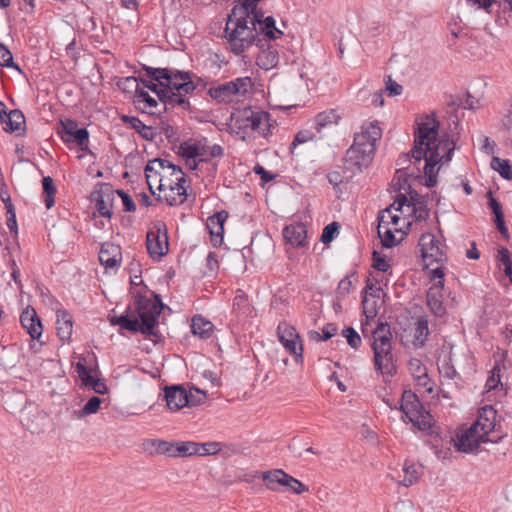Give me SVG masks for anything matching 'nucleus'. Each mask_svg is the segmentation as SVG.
<instances>
[{
	"label": "nucleus",
	"instance_id": "nucleus-1",
	"mask_svg": "<svg viewBox=\"0 0 512 512\" xmlns=\"http://www.w3.org/2000/svg\"><path fill=\"white\" fill-rule=\"evenodd\" d=\"M439 122L435 118H426V121L418 123L414 133V146L411 149V156L414 158V165L421 164L425 160L424 174L425 185L434 187L437 183L436 165L441 161L439 154L438 141ZM454 148H449L447 154L443 156L446 161H450Z\"/></svg>",
	"mask_w": 512,
	"mask_h": 512
},
{
	"label": "nucleus",
	"instance_id": "nucleus-2",
	"mask_svg": "<svg viewBox=\"0 0 512 512\" xmlns=\"http://www.w3.org/2000/svg\"><path fill=\"white\" fill-rule=\"evenodd\" d=\"M134 298L135 311L132 312L131 307H128L125 314L110 318L111 325H118L133 333L141 332L146 336H157L155 326L163 308L160 296L154 295V299H149L139 291Z\"/></svg>",
	"mask_w": 512,
	"mask_h": 512
},
{
	"label": "nucleus",
	"instance_id": "nucleus-3",
	"mask_svg": "<svg viewBox=\"0 0 512 512\" xmlns=\"http://www.w3.org/2000/svg\"><path fill=\"white\" fill-rule=\"evenodd\" d=\"M370 332L372 334L371 348L374 354L375 370L383 376L384 382H388L397 372L392 354L390 325L387 322H380Z\"/></svg>",
	"mask_w": 512,
	"mask_h": 512
},
{
	"label": "nucleus",
	"instance_id": "nucleus-4",
	"mask_svg": "<svg viewBox=\"0 0 512 512\" xmlns=\"http://www.w3.org/2000/svg\"><path fill=\"white\" fill-rule=\"evenodd\" d=\"M401 410L404 416L418 430L428 432L432 428V416L423 407L419 398L412 391H404L401 399Z\"/></svg>",
	"mask_w": 512,
	"mask_h": 512
},
{
	"label": "nucleus",
	"instance_id": "nucleus-5",
	"mask_svg": "<svg viewBox=\"0 0 512 512\" xmlns=\"http://www.w3.org/2000/svg\"><path fill=\"white\" fill-rule=\"evenodd\" d=\"M374 152L375 147L363 135H355L353 145L346 151L345 168L352 174L362 172L372 162Z\"/></svg>",
	"mask_w": 512,
	"mask_h": 512
},
{
	"label": "nucleus",
	"instance_id": "nucleus-6",
	"mask_svg": "<svg viewBox=\"0 0 512 512\" xmlns=\"http://www.w3.org/2000/svg\"><path fill=\"white\" fill-rule=\"evenodd\" d=\"M471 427L472 431L480 433L486 442L498 443L506 436L500 422L497 421V411L491 405L479 410L478 418Z\"/></svg>",
	"mask_w": 512,
	"mask_h": 512
},
{
	"label": "nucleus",
	"instance_id": "nucleus-7",
	"mask_svg": "<svg viewBox=\"0 0 512 512\" xmlns=\"http://www.w3.org/2000/svg\"><path fill=\"white\" fill-rule=\"evenodd\" d=\"M270 114L263 110L246 108L239 112L235 119V126L244 133L257 132L267 136L270 131Z\"/></svg>",
	"mask_w": 512,
	"mask_h": 512
},
{
	"label": "nucleus",
	"instance_id": "nucleus-8",
	"mask_svg": "<svg viewBox=\"0 0 512 512\" xmlns=\"http://www.w3.org/2000/svg\"><path fill=\"white\" fill-rule=\"evenodd\" d=\"M421 251V256L428 268L434 263L444 264L447 262V246L438 240L432 233H424L419 239L418 243Z\"/></svg>",
	"mask_w": 512,
	"mask_h": 512
},
{
	"label": "nucleus",
	"instance_id": "nucleus-9",
	"mask_svg": "<svg viewBox=\"0 0 512 512\" xmlns=\"http://www.w3.org/2000/svg\"><path fill=\"white\" fill-rule=\"evenodd\" d=\"M57 133L63 142L75 143L81 151L91 153L88 148L89 132L86 128H79L77 121L68 118L61 120Z\"/></svg>",
	"mask_w": 512,
	"mask_h": 512
},
{
	"label": "nucleus",
	"instance_id": "nucleus-10",
	"mask_svg": "<svg viewBox=\"0 0 512 512\" xmlns=\"http://www.w3.org/2000/svg\"><path fill=\"white\" fill-rule=\"evenodd\" d=\"M146 247L153 259H160L168 252V233L164 223H157L152 230L147 232Z\"/></svg>",
	"mask_w": 512,
	"mask_h": 512
},
{
	"label": "nucleus",
	"instance_id": "nucleus-11",
	"mask_svg": "<svg viewBox=\"0 0 512 512\" xmlns=\"http://www.w3.org/2000/svg\"><path fill=\"white\" fill-rule=\"evenodd\" d=\"M277 334L280 343L291 355L295 356L296 362L302 361L303 348L296 329L286 322H281L277 327Z\"/></svg>",
	"mask_w": 512,
	"mask_h": 512
},
{
	"label": "nucleus",
	"instance_id": "nucleus-12",
	"mask_svg": "<svg viewBox=\"0 0 512 512\" xmlns=\"http://www.w3.org/2000/svg\"><path fill=\"white\" fill-rule=\"evenodd\" d=\"M98 185L100 189L92 192L91 199L95 202L98 213L102 217L110 218L112 216L115 191L110 184L101 183Z\"/></svg>",
	"mask_w": 512,
	"mask_h": 512
},
{
	"label": "nucleus",
	"instance_id": "nucleus-13",
	"mask_svg": "<svg viewBox=\"0 0 512 512\" xmlns=\"http://www.w3.org/2000/svg\"><path fill=\"white\" fill-rule=\"evenodd\" d=\"M165 400L171 411H178L185 406H194L193 396L182 385H172L165 388Z\"/></svg>",
	"mask_w": 512,
	"mask_h": 512
},
{
	"label": "nucleus",
	"instance_id": "nucleus-14",
	"mask_svg": "<svg viewBox=\"0 0 512 512\" xmlns=\"http://www.w3.org/2000/svg\"><path fill=\"white\" fill-rule=\"evenodd\" d=\"M453 443L459 452L470 453L477 450L481 443H487L486 440L477 431H472V427L464 432L457 434L456 439L451 438L449 444Z\"/></svg>",
	"mask_w": 512,
	"mask_h": 512
},
{
	"label": "nucleus",
	"instance_id": "nucleus-15",
	"mask_svg": "<svg viewBox=\"0 0 512 512\" xmlns=\"http://www.w3.org/2000/svg\"><path fill=\"white\" fill-rule=\"evenodd\" d=\"M256 46L260 49L256 58V63L261 69L269 70L274 68L279 62V54L276 48L267 43L265 38L258 39Z\"/></svg>",
	"mask_w": 512,
	"mask_h": 512
},
{
	"label": "nucleus",
	"instance_id": "nucleus-16",
	"mask_svg": "<svg viewBox=\"0 0 512 512\" xmlns=\"http://www.w3.org/2000/svg\"><path fill=\"white\" fill-rule=\"evenodd\" d=\"M169 74L170 77L165 82L166 86L177 91H184V94H190L196 89V84L192 79L195 75L192 72L172 68V73Z\"/></svg>",
	"mask_w": 512,
	"mask_h": 512
},
{
	"label": "nucleus",
	"instance_id": "nucleus-17",
	"mask_svg": "<svg viewBox=\"0 0 512 512\" xmlns=\"http://www.w3.org/2000/svg\"><path fill=\"white\" fill-rule=\"evenodd\" d=\"M99 261L106 269H117L122 261L121 247L110 242L102 244Z\"/></svg>",
	"mask_w": 512,
	"mask_h": 512
},
{
	"label": "nucleus",
	"instance_id": "nucleus-18",
	"mask_svg": "<svg viewBox=\"0 0 512 512\" xmlns=\"http://www.w3.org/2000/svg\"><path fill=\"white\" fill-rule=\"evenodd\" d=\"M20 323L32 339H40L43 327L34 308L28 306L23 310L20 315Z\"/></svg>",
	"mask_w": 512,
	"mask_h": 512
},
{
	"label": "nucleus",
	"instance_id": "nucleus-19",
	"mask_svg": "<svg viewBox=\"0 0 512 512\" xmlns=\"http://www.w3.org/2000/svg\"><path fill=\"white\" fill-rule=\"evenodd\" d=\"M133 104L143 113L150 115L160 114V103L143 88H137L133 95Z\"/></svg>",
	"mask_w": 512,
	"mask_h": 512
},
{
	"label": "nucleus",
	"instance_id": "nucleus-20",
	"mask_svg": "<svg viewBox=\"0 0 512 512\" xmlns=\"http://www.w3.org/2000/svg\"><path fill=\"white\" fill-rule=\"evenodd\" d=\"M169 168L172 169L173 173L178 172L182 173V169L179 166L174 165L173 163L169 162L168 160L161 159V158H155L151 161H149L145 167V175H146V181L149 187L150 192L155 195V192L153 190L152 180H157L160 176L159 170Z\"/></svg>",
	"mask_w": 512,
	"mask_h": 512
},
{
	"label": "nucleus",
	"instance_id": "nucleus-21",
	"mask_svg": "<svg viewBox=\"0 0 512 512\" xmlns=\"http://www.w3.org/2000/svg\"><path fill=\"white\" fill-rule=\"evenodd\" d=\"M396 165L399 167L396 170V176L399 181L403 180L407 183L408 178H417L420 176V168L414 165V158L411 156V151L403 153L397 159Z\"/></svg>",
	"mask_w": 512,
	"mask_h": 512
},
{
	"label": "nucleus",
	"instance_id": "nucleus-22",
	"mask_svg": "<svg viewBox=\"0 0 512 512\" xmlns=\"http://www.w3.org/2000/svg\"><path fill=\"white\" fill-rule=\"evenodd\" d=\"M408 370L414 377L417 386L422 387L427 392H432V383L427 374V369L420 359L411 358L408 361Z\"/></svg>",
	"mask_w": 512,
	"mask_h": 512
},
{
	"label": "nucleus",
	"instance_id": "nucleus-23",
	"mask_svg": "<svg viewBox=\"0 0 512 512\" xmlns=\"http://www.w3.org/2000/svg\"><path fill=\"white\" fill-rule=\"evenodd\" d=\"M427 305L431 313L438 318L446 315V308L443 305V288L440 285H432L427 291Z\"/></svg>",
	"mask_w": 512,
	"mask_h": 512
},
{
	"label": "nucleus",
	"instance_id": "nucleus-24",
	"mask_svg": "<svg viewBox=\"0 0 512 512\" xmlns=\"http://www.w3.org/2000/svg\"><path fill=\"white\" fill-rule=\"evenodd\" d=\"M180 174L174 185L169 184V192L165 194V201L169 206L180 205L186 200L185 175L183 172Z\"/></svg>",
	"mask_w": 512,
	"mask_h": 512
},
{
	"label": "nucleus",
	"instance_id": "nucleus-25",
	"mask_svg": "<svg viewBox=\"0 0 512 512\" xmlns=\"http://www.w3.org/2000/svg\"><path fill=\"white\" fill-rule=\"evenodd\" d=\"M284 239L287 243L296 247H303L306 245L307 231L302 223L286 226L283 230Z\"/></svg>",
	"mask_w": 512,
	"mask_h": 512
},
{
	"label": "nucleus",
	"instance_id": "nucleus-26",
	"mask_svg": "<svg viewBox=\"0 0 512 512\" xmlns=\"http://www.w3.org/2000/svg\"><path fill=\"white\" fill-rule=\"evenodd\" d=\"M1 123L5 125V131L9 133L25 131V116L19 109H13L1 116Z\"/></svg>",
	"mask_w": 512,
	"mask_h": 512
},
{
	"label": "nucleus",
	"instance_id": "nucleus-27",
	"mask_svg": "<svg viewBox=\"0 0 512 512\" xmlns=\"http://www.w3.org/2000/svg\"><path fill=\"white\" fill-rule=\"evenodd\" d=\"M56 330L61 341H69L71 339L73 321L71 315L66 310L57 311Z\"/></svg>",
	"mask_w": 512,
	"mask_h": 512
},
{
	"label": "nucleus",
	"instance_id": "nucleus-28",
	"mask_svg": "<svg viewBox=\"0 0 512 512\" xmlns=\"http://www.w3.org/2000/svg\"><path fill=\"white\" fill-rule=\"evenodd\" d=\"M237 89L234 88V84L228 81L218 86L210 87L208 90L209 96L217 101L218 103H229L233 100L235 96V91Z\"/></svg>",
	"mask_w": 512,
	"mask_h": 512
},
{
	"label": "nucleus",
	"instance_id": "nucleus-29",
	"mask_svg": "<svg viewBox=\"0 0 512 512\" xmlns=\"http://www.w3.org/2000/svg\"><path fill=\"white\" fill-rule=\"evenodd\" d=\"M430 334L428 327V317L422 315L418 317L413 326V346L415 348H422Z\"/></svg>",
	"mask_w": 512,
	"mask_h": 512
},
{
	"label": "nucleus",
	"instance_id": "nucleus-30",
	"mask_svg": "<svg viewBox=\"0 0 512 512\" xmlns=\"http://www.w3.org/2000/svg\"><path fill=\"white\" fill-rule=\"evenodd\" d=\"M341 115L336 109H329L318 113L315 117V128L321 132L323 128L338 124Z\"/></svg>",
	"mask_w": 512,
	"mask_h": 512
},
{
	"label": "nucleus",
	"instance_id": "nucleus-31",
	"mask_svg": "<svg viewBox=\"0 0 512 512\" xmlns=\"http://www.w3.org/2000/svg\"><path fill=\"white\" fill-rule=\"evenodd\" d=\"M404 478L400 481L405 487H409L417 483L423 474L422 465H418L409 461H406L403 465Z\"/></svg>",
	"mask_w": 512,
	"mask_h": 512
},
{
	"label": "nucleus",
	"instance_id": "nucleus-32",
	"mask_svg": "<svg viewBox=\"0 0 512 512\" xmlns=\"http://www.w3.org/2000/svg\"><path fill=\"white\" fill-rule=\"evenodd\" d=\"M121 121L123 123L129 124L130 127L136 130L140 136L146 140H153L156 134L153 132L152 128L146 126L139 118L134 116L122 115Z\"/></svg>",
	"mask_w": 512,
	"mask_h": 512
},
{
	"label": "nucleus",
	"instance_id": "nucleus-33",
	"mask_svg": "<svg viewBox=\"0 0 512 512\" xmlns=\"http://www.w3.org/2000/svg\"><path fill=\"white\" fill-rule=\"evenodd\" d=\"M262 478L266 487L272 491L278 490L277 485L284 486L285 484H287V473L284 472L282 469L266 471L263 473Z\"/></svg>",
	"mask_w": 512,
	"mask_h": 512
},
{
	"label": "nucleus",
	"instance_id": "nucleus-34",
	"mask_svg": "<svg viewBox=\"0 0 512 512\" xmlns=\"http://www.w3.org/2000/svg\"><path fill=\"white\" fill-rule=\"evenodd\" d=\"M228 218V213L225 210L216 212L207 220V227L212 236L220 237L222 239L224 233V223Z\"/></svg>",
	"mask_w": 512,
	"mask_h": 512
},
{
	"label": "nucleus",
	"instance_id": "nucleus-35",
	"mask_svg": "<svg viewBox=\"0 0 512 512\" xmlns=\"http://www.w3.org/2000/svg\"><path fill=\"white\" fill-rule=\"evenodd\" d=\"M263 17L264 15L261 17V23H256V25L260 26L262 34L261 38H265L266 41L276 40L278 37L283 35V32L275 26V20L272 16H268L266 18Z\"/></svg>",
	"mask_w": 512,
	"mask_h": 512
},
{
	"label": "nucleus",
	"instance_id": "nucleus-36",
	"mask_svg": "<svg viewBox=\"0 0 512 512\" xmlns=\"http://www.w3.org/2000/svg\"><path fill=\"white\" fill-rule=\"evenodd\" d=\"M214 325L212 322L204 319L200 315L192 318L191 330L194 335H198L202 339H207L213 332Z\"/></svg>",
	"mask_w": 512,
	"mask_h": 512
},
{
	"label": "nucleus",
	"instance_id": "nucleus-37",
	"mask_svg": "<svg viewBox=\"0 0 512 512\" xmlns=\"http://www.w3.org/2000/svg\"><path fill=\"white\" fill-rule=\"evenodd\" d=\"M488 195H489V203L488 204H489V207L492 210L493 214L495 215V223H496L497 229L505 238H508L509 234H508V229L505 225L502 206L495 198L492 197L491 192H489Z\"/></svg>",
	"mask_w": 512,
	"mask_h": 512
},
{
	"label": "nucleus",
	"instance_id": "nucleus-38",
	"mask_svg": "<svg viewBox=\"0 0 512 512\" xmlns=\"http://www.w3.org/2000/svg\"><path fill=\"white\" fill-rule=\"evenodd\" d=\"M386 215L381 214L378 218L379 224H378V234L381 238V243L383 247L385 248H391L397 244V241L395 239V236L391 229L384 226V224H387L388 222L385 221Z\"/></svg>",
	"mask_w": 512,
	"mask_h": 512
},
{
	"label": "nucleus",
	"instance_id": "nucleus-39",
	"mask_svg": "<svg viewBox=\"0 0 512 512\" xmlns=\"http://www.w3.org/2000/svg\"><path fill=\"white\" fill-rule=\"evenodd\" d=\"M199 453L198 443L193 441H175V458L190 457Z\"/></svg>",
	"mask_w": 512,
	"mask_h": 512
},
{
	"label": "nucleus",
	"instance_id": "nucleus-40",
	"mask_svg": "<svg viewBox=\"0 0 512 512\" xmlns=\"http://www.w3.org/2000/svg\"><path fill=\"white\" fill-rule=\"evenodd\" d=\"M186 95L187 94H184V91L172 89L162 111H166L168 107L173 108L175 106H180L183 109L188 110L190 108V103L185 98Z\"/></svg>",
	"mask_w": 512,
	"mask_h": 512
},
{
	"label": "nucleus",
	"instance_id": "nucleus-41",
	"mask_svg": "<svg viewBox=\"0 0 512 512\" xmlns=\"http://www.w3.org/2000/svg\"><path fill=\"white\" fill-rule=\"evenodd\" d=\"M143 70L146 75L159 83V85H164L165 82L169 79V73H172V68H153L150 66H143Z\"/></svg>",
	"mask_w": 512,
	"mask_h": 512
},
{
	"label": "nucleus",
	"instance_id": "nucleus-42",
	"mask_svg": "<svg viewBox=\"0 0 512 512\" xmlns=\"http://www.w3.org/2000/svg\"><path fill=\"white\" fill-rule=\"evenodd\" d=\"M44 202L47 209H50L54 203V196L56 194V187L53 179L50 176L43 177L42 179Z\"/></svg>",
	"mask_w": 512,
	"mask_h": 512
},
{
	"label": "nucleus",
	"instance_id": "nucleus-43",
	"mask_svg": "<svg viewBox=\"0 0 512 512\" xmlns=\"http://www.w3.org/2000/svg\"><path fill=\"white\" fill-rule=\"evenodd\" d=\"M233 311L239 317H247L251 313V307L245 294L241 293L235 296L233 300Z\"/></svg>",
	"mask_w": 512,
	"mask_h": 512
},
{
	"label": "nucleus",
	"instance_id": "nucleus-44",
	"mask_svg": "<svg viewBox=\"0 0 512 512\" xmlns=\"http://www.w3.org/2000/svg\"><path fill=\"white\" fill-rule=\"evenodd\" d=\"M101 403L102 400L98 396H93L87 401L82 409L74 411V416L76 418H82L94 414L99 410Z\"/></svg>",
	"mask_w": 512,
	"mask_h": 512
},
{
	"label": "nucleus",
	"instance_id": "nucleus-45",
	"mask_svg": "<svg viewBox=\"0 0 512 512\" xmlns=\"http://www.w3.org/2000/svg\"><path fill=\"white\" fill-rule=\"evenodd\" d=\"M491 167L497 171L501 177L510 180L512 178L511 166L508 160L499 157H493L491 160Z\"/></svg>",
	"mask_w": 512,
	"mask_h": 512
},
{
	"label": "nucleus",
	"instance_id": "nucleus-46",
	"mask_svg": "<svg viewBox=\"0 0 512 512\" xmlns=\"http://www.w3.org/2000/svg\"><path fill=\"white\" fill-rule=\"evenodd\" d=\"M355 135H363L365 140H368L374 147L376 141L381 137V129L377 124L369 123L366 126H362V131Z\"/></svg>",
	"mask_w": 512,
	"mask_h": 512
},
{
	"label": "nucleus",
	"instance_id": "nucleus-47",
	"mask_svg": "<svg viewBox=\"0 0 512 512\" xmlns=\"http://www.w3.org/2000/svg\"><path fill=\"white\" fill-rule=\"evenodd\" d=\"M362 307H363V314L366 317V321L362 322V333L364 337H367L368 335V322L369 320H373L377 315V310L375 308V303L371 306H369V299L367 297H364L362 300Z\"/></svg>",
	"mask_w": 512,
	"mask_h": 512
},
{
	"label": "nucleus",
	"instance_id": "nucleus-48",
	"mask_svg": "<svg viewBox=\"0 0 512 512\" xmlns=\"http://www.w3.org/2000/svg\"><path fill=\"white\" fill-rule=\"evenodd\" d=\"M199 144L200 143H191L189 141L180 144L179 154L186 159L187 164H190V160L197 158V155H199Z\"/></svg>",
	"mask_w": 512,
	"mask_h": 512
},
{
	"label": "nucleus",
	"instance_id": "nucleus-49",
	"mask_svg": "<svg viewBox=\"0 0 512 512\" xmlns=\"http://www.w3.org/2000/svg\"><path fill=\"white\" fill-rule=\"evenodd\" d=\"M412 203V212L415 216V219L417 221H424L429 217V210L424 204L422 200L415 199L413 196H411Z\"/></svg>",
	"mask_w": 512,
	"mask_h": 512
},
{
	"label": "nucleus",
	"instance_id": "nucleus-50",
	"mask_svg": "<svg viewBox=\"0 0 512 512\" xmlns=\"http://www.w3.org/2000/svg\"><path fill=\"white\" fill-rule=\"evenodd\" d=\"M164 446V440L161 439H146L143 442V449L149 455H161L162 448Z\"/></svg>",
	"mask_w": 512,
	"mask_h": 512
},
{
	"label": "nucleus",
	"instance_id": "nucleus-51",
	"mask_svg": "<svg viewBox=\"0 0 512 512\" xmlns=\"http://www.w3.org/2000/svg\"><path fill=\"white\" fill-rule=\"evenodd\" d=\"M287 484L284 485L291 492L300 495L302 493L308 492L309 488L305 484H303L300 480L294 478L293 476L287 474L286 478Z\"/></svg>",
	"mask_w": 512,
	"mask_h": 512
},
{
	"label": "nucleus",
	"instance_id": "nucleus-52",
	"mask_svg": "<svg viewBox=\"0 0 512 512\" xmlns=\"http://www.w3.org/2000/svg\"><path fill=\"white\" fill-rule=\"evenodd\" d=\"M342 335L347 339V343L353 349H358L361 345V337L355 329L348 327L343 329Z\"/></svg>",
	"mask_w": 512,
	"mask_h": 512
},
{
	"label": "nucleus",
	"instance_id": "nucleus-53",
	"mask_svg": "<svg viewBox=\"0 0 512 512\" xmlns=\"http://www.w3.org/2000/svg\"><path fill=\"white\" fill-rule=\"evenodd\" d=\"M4 203H5V208L7 210V213L9 214L8 218H7V227L8 229L10 230V232H17V222H16V215H15V211H14V206L11 202V199L10 197H8L6 200L3 199Z\"/></svg>",
	"mask_w": 512,
	"mask_h": 512
},
{
	"label": "nucleus",
	"instance_id": "nucleus-54",
	"mask_svg": "<svg viewBox=\"0 0 512 512\" xmlns=\"http://www.w3.org/2000/svg\"><path fill=\"white\" fill-rule=\"evenodd\" d=\"M199 453L198 456L215 455L221 451V443L219 442H207L198 443Z\"/></svg>",
	"mask_w": 512,
	"mask_h": 512
},
{
	"label": "nucleus",
	"instance_id": "nucleus-55",
	"mask_svg": "<svg viewBox=\"0 0 512 512\" xmlns=\"http://www.w3.org/2000/svg\"><path fill=\"white\" fill-rule=\"evenodd\" d=\"M0 66L16 68L19 67L13 62V56L10 50L0 42Z\"/></svg>",
	"mask_w": 512,
	"mask_h": 512
},
{
	"label": "nucleus",
	"instance_id": "nucleus-56",
	"mask_svg": "<svg viewBox=\"0 0 512 512\" xmlns=\"http://www.w3.org/2000/svg\"><path fill=\"white\" fill-rule=\"evenodd\" d=\"M356 273L353 272L350 275L345 276L339 283L337 287V293L338 295L345 297L348 294L351 293L353 289V282L351 280V277L355 276Z\"/></svg>",
	"mask_w": 512,
	"mask_h": 512
},
{
	"label": "nucleus",
	"instance_id": "nucleus-57",
	"mask_svg": "<svg viewBox=\"0 0 512 512\" xmlns=\"http://www.w3.org/2000/svg\"><path fill=\"white\" fill-rule=\"evenodd\" d=\"M339 230V224L337 222H332L324 227L322 235H321V241L324 244L330 243L335 235L338 233Z\"/></svg>",
	"mask_w": 512,
	"mask_h": 512
},
{
	"label": "nucleus",
	"instance_id": "nucleus-58",
	"mask_svg": "<svg viewBox=\"0 0 512 512\" xmlns=\"http://www.w3.org/2000/svg\"><path fill=\"white\" fill-rule=\"evenodd\" d=\"M500 367L499 365H495L491 371V375L488 377L486 381L485 387L488 391L496 389L498 385L501 384V376H500Z\"/></svg>",
	"mask_w": 512,
	"mask_h": 512
},
{
	"label": "nucleus",
	"instance_id": "nucleus-59",
	"mask_svg": "<svg viewBox=\"0 0 512 512\" xmlns=\"http://www.w3.org/2000/svg\"><path fill=\"white\" fill-rule=\"evenodd\" d=\"M231 82L234 84V88L237 89L235 91V96L245 95L248 92L249 87L252 85L251 79L249 77L237 78Z\"/></svg>",
	"mask_w": 512,
	"mask_h": 512
},
{
	"label": "nucleus",
	"instance_id": "nucleus-60",
	"mask_svg": "<svg viewBox=\"0 0 512 512\" xmlns=\"http://www.w3.org/2000/svg\"><path fill=\"white\" fill-rule=\"evenodd\" d=\"M115 193L121 198L125 212H134L136 210V204L129 194L121 189L116 190Z\"/></svg>",
	"mask_w": 512,
	"mask_h": 512
},
{
	"label": "nucleus",
	"instance_id": "nucleus-61",
	"mask_svg": "<svg viewBox=\"0 0 512 512\" xmlns=\"http://www.w3.org/2000/svg\"><path fill=\"white\" fill-rule=\"evenodd\" d=\"M440 372L443 374L444 377L448 379H454L458 373L452 363V357L451 354L448 357V360H445L440 368Z\"/></svg>",
	"mask_w": 512,
	"mask_h": 512
},
{
	"label": "nucleus",
	"instance_id": "nucleus-62",
	"mask_svg": "<svg viewBox=\"0 0 512 512\" xmlns=\"http://www.w3.org/2000/svg\"><path fill=\"white\" fill-rule=\"evenodd\" d=\"M118 86L125 92L131 89L135 91L137 88H140L138 78L133 76L121 78L118 82Z\"/></svg>",
	"mask_w": 512,
	"mask_h": 512
},
{
	"label": "nucleus",
	"instance_id": "nucleus-63",
	"mask_svg": "<svg viewBox=\"0 0 512 512\" xmlns=\"http://www.w3.org/2000/svg\"><path fill=\"white\" fill-rule=\"evenodd\" d=\"M337 332V327L335 324L329 323L322 329V335L318 332H315L317 340L327 341L331 337H333Z\"/></svg>",
	"mask_w": 512,
	"mask_h": 512
},
{
	"label": "nucleus",
	"instance_id": "nucleus-64",
	"mask_svg": "<svg viewBox=\"0 0 512 512\" xmlns=\"http://www.w3.org/2000/svg\"><path fill=\"white\" fill-rule=\"evenodd\" d=\"M443 264H440L439 267H436L431 270L430 279L434 282L433 285H440L441 288H444V269L442 267Z\"/></svg>",
	"mask_w": 512,
	"mask_h": 512
}]
</instances>
